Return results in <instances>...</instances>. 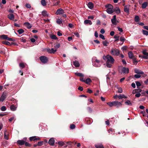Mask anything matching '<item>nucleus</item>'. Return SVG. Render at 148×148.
<instances>
[{"mask_svg": "<svg viewBox=\"0 0 148 148\" xmlns=\"http://www.w3.org/2000/svg\"><path fill=\"white\" fill-rule=\"evenodd\" d=\"M103 59L105 60H107L106 62H108V63L110 62L111 63L114 62V59L111 56L109 55H107L106 56H103Z\"/></svg>", "mask_w": 148, "mask_h": 148, "instance_id": "f257e3e1", "label": "nucleus"}, {"mask_svg": "<svg viewBox=\"0 0 148 148\" xmlns=\"http://www.w3.org/2000/svg\"><path fill=\"white\" fill-rule=\"evenodd\" d=\"M120 53V51L115 48H113L111 50V53L113 56H118Z\"/></svg>", "mask_w": 148, "mask_h": 148, "instance_id": "f03ea898", "label": "nucleus"}, {"mask_svg": "<svg viewBox=\"0 0 148 148\" xmlns=\"http://www.w3.org/2000/svg\"><path fill=\"white\" fill-rule=\"evenodd\" d=\"M40 60L44 64L46 63L48 61V58L45 56H42L40 57Z\"/></svg>", "mask_w": 148, "mask_h": 148, "instance_id": "7ed1b4c3", "label": "nucleus"}, {"mask_svg": "<svg viewBox=\"0 0 148 148\" xmlns=\"http://www.w3.org/2000/svg\"><path fill=\"white\" fill-rule=\"evenodd\" d=\"M64 13V12L63 9L62 8H59L57 10L56 14L57 15H60L63 14Z\"/></svg>", "mask_w": 148, "mask_h": 148, "instance_id": "20e7f679", "label": "nucleus"}, {"mask_svg": "<svg viewBox=\"0 0 148 148\" xmlns=\"http://www.w3.org/2000/svg\"><path fill=\"white\" fill-rule=\"evenodd\" d=\"M29 138V140L31 141H35L37 140H39L40 139V138L39 137H36V136H34L30 137Z\"/></svg>", "mask_w": 148, "mask_h": 148, "instance_id": "39448f33", "label": "nucleus"}, {"mask_svg": "<svg viewBox=\"0 0 148 148\" xmlns=\"http://www.w3.org/2000/svg\"><path fill=\"white\" fill-rule=\"evenodd\" d=\"M122 105V103L120 102L116 101H114V106L116 108H118L119 107L121 106Z\"/></svg>", "mask_w": 148, "mask_h": 148, "instance_id": "423d86ee", "label": "nucleus"}, {"mask_svg": "<svg viewBox=\"0 0 148 148\" xmlns=\"http://www.w3.org/2000/svg\"><path fill=\"white\" fill-rule=\"evenodd\" d=\"M47 51L50 53H54L57 51L56 49H54L53 48H52L51 49L48 48L47 50Z\"/></svg>", "mask_w": 148, "mask_h": 148, "instance_id": "0eeeda50", "label": "nucleus"}, {"mask_svg": "<svg viewBox=\"0 0 148 148\" xmlns=\"http://www.w3.org/2000/svg\"><path fill=\"white\" fill-rule=\"evenodd\" d=\"M55 143L54 138H51L49 140L48 143L51 145H53Z\"/></svg>", "mask_w": 148, "mask_h": 148, "instance_id": "6e6552de", "label": "nucleus"}, {"mask_svg": "<svg viewBox=\"0 0 148 148\" xmlns=\"http://www.w3.org/2000/svg\"><path fill=\"white\" fill-rule=\"evenodd\" d=\"M8 18L10 20H14V15L12 13L9 14L7 15Z\"/></svg>", "mask_w": 148, "mask_h": 148, "instance_id": "1a4fd4ad", "label": "nucleus"}, {"mask_svg": "<svg viewBox=\"0 0 148 148\" xmlns=\"http://www.w3.org/2000/svg\"><path fill=\"white\" fill-rule=\"evenodd\" d=\"M7 94L6 93L3 92L2 95L1 96V101H3L7 97Z\"/></svg>", "mask_w": 148, "mask_h": 148, "instance_id": "9d476101", "label": "nucleus"}, {"mask_svg": "<svg viewBox=\"0 0 148 148\" xmlns=\"http://www.w3.org/2000/svg\"><path fill=\"white\" fill-rule=\"evenodd\" d=\"M0 38L2 40H8L9 37L7 35L3 34L0 36Z\"/></svg>", "mask_w": 148, "mask_h": 148, "instance_id": "9b49d317", "label": "nucleus"}, {"mask_svg": "<svg viewBox=\"0 0 148 148\" xmlns=\"http://www.w3.org/2000/svg\"><path fill=\"white\" fill-rule=\"evenodd\" d=\"M129 71V70L128 68L124 67L122 69V71L123 73H128Z\"/></svg>", "mask_w": 148, "mask_h": 148, "instance_id": "f8f14e48", "label": "nucleus"}, {"mask_svg": "<svg viewBox=\"0 0 148 148\" xmlns=\"http://www.w3.org/2000/svg\"><path fill=\"white\" fill-rule=\"evenodd\" d=\"M134 72L137 74H143L144 73L142 71H141L140 70L135 69H134Z\"/></svg>", "mask_w": 148, "mask_h": 148, "instance_id": "ddd939ff", "label": "nucleus"}, {"mask_svg": "<svg viewBox=\"0 0 148 148\" xmlns=\"http://www.w3.org/2000/svg\"><path fill=\"white\" fill-rule=\"evenodd\" d=\"M129 6L127 5H125L124 6V11L125 12L129 14Z\"/></svg>", "mask_w": 148, "mask_h": 148, "instance_id": "4468645a", "label": "nucleus"}, {"mask_svg": "<svg viewBox=\"0 0 148 148\" xmlns=\"http://www.w3.org/2000/svg\"><path fill=\"white\" fill-rule=\"evenodd\" d=\"M87 6L90 9H92L94 8L93 4L91 2H89L87 4Z\"/></svg>", "mask_w": 148, "mask_h": 148, "instance_id": "2eb2a0df", "label": "nucleus"}, {"mask_svg": "<svg viewBox=\"0 0 148 148\" xmlns=\"http://www.w3.org/2000/svg\"><path fill=\"white\" fill-rule=\"evenodd\" d=\"M128 55L129 56V58L131 59H133L134 58V56L133 55V54L131 51H129L128 53Z\"/></svg>", "mask_w": 148, "mask_h": 148, "instance_id": "dca6fc26", "label": "nucleus"}, {"mask_svg": "<svg viewBox=\"0 0 148 148\" xmlns=\"http://www.w3.org/2000/svg\"><path fill=\"white\" fill-rule=\"evenodd\" d=\"M25 141L23 140H19L17 141V143L20 145H22L24 144Z\"/></svg>", "mask_w": 148, "mask_h": 148, "instance_id": "f3484780", "label": "nucleus"}, {"mask_svg": "<svg viewBox=\"0 0 148 148\" xmlns=\"http://www.w3.org/2000/svg\"><path fill=\"white\" fill-rule=\"evenodd\" d=\"M24 25L26 26L28 29H30L32 27V26L28 22H25L24 23Z\"/></svg>", "mask_w": 148, "mask_h": 148, "instance_id": "a211bd4d", "label": "nucleus"}, {"mask_svg": "<svg viewBox=\"0 0 148 148\" xmlns=\"http://www.w3.org/2000/svg\"><path fill=\"white\" fill-rule=\"evenodd\" d=\"M17 107L14 105H12L10 107V110L12 111H14L16 110Z\"/></svg>", "mask_w": 148, "mask_h": 148, "instance_id": "6ab92c4d", "label": "nucleus"}, {"mask_svg": "<svg viewBox=\"0 0 148 148\" xmlns=\"http://www.w3.org/2000/svg\"><path fill=\"white\" fill-rule=\"evenodd\" d=\"M148 5L147 2L146 1L144 2L142 5V8L143 9H145L147 7Z\"/></svg>", "mask_w": 148, "mask_h": 148, "instance_id": "aec40b11", "label": "nucleus"}, {"mask_svg": "<svg viewBox=\"0 0 148 148\" xmlns=\"http://www.w3.org/2000/svg\"><path fill=\"white\" fill-rule=\"evenodd\" d=\"M73 64L76 67H78L79 66L80 64L78 61H75L73 62Z\"/></svg>", "mask_w": 148, "mask_h": 148, "instance_id": "412c9836", "label": "nucleus"}, {"mask_svg": "<svg viewBox=\"0 0 148 148\" xmlns=\"http://www.w3.org/2000/svg\"><path fill=\"white\" fill-rule=\"evenodd\" d=\"M112 8H107L106 12L109 14H112L113 13Z\"/></svg>", "mask_w": 148, "mask_h": 148, "instance_id": "4be33fe9", "label": "nucleus"}, {"mask_svg": "<svg viewBox=\"0 0 148 148\" xmlns=\"http://www.w3.org/2000/svg\"><path fill=\"white\" fill-rule=\"evenodd\" d=\"M84 23L85 24H89L90 25H91L92 24V22L90 20H86L84 21Z\"/></svg>", "mask_w": 148, "mask_h": 148, "instance_id": "5701e85b", "label": "nucleus"}, {"mask_svg": "<svg viewBox=\"0 0 148 148\" xmlns=\"http://www.w3.org/2000/svg\"><path fill=\"white\" fill-rule=\"evenodd\" d=\"M92 82L91 79L90 78H87L85 80L84 82L87 84H88Z\"/></svg>", "mask_w": 148, "mask_h": 148, "instance_id": "b1692460", "label": "nucleus"}, {"mask_svg": "<svg viewBox=\"0 0 148 148\" xmlns=\"http://www.w3.org/2000/svg\"><path fill=\"white\" fill-rule=\"evenodd\" d=\"M95 147L96 148H104L103 145L102 144L95 145Z\"/></svg>", "mask_w": 148, "mask_h": 148, "instance_id": "393cba45", "label": "nucleus"}, {"mask_svg": "<svg viewBox=\"0 0 148 148\" xmlns=\"http://www.w3.org/2000/svg\"><path fill=\"white\" fill-rule=\"evenodd\" d=\"M114 63H111V62H109L108 63V62H106V66L108 68H111L112 66V64Z\"/></svg>", "mask_w": 148, "mask_h": 148, "instance_id": "a878e982", "label": "nucleus"}, {"mask_svg": "<svg viewBox=\"0 0 148 148\" xmlns=\"http://www.w3.org/2000/svg\"><path fill=\"white\" fill-rule=\"evenodd\" d=\"M125 104L127 105L128 106H132V103L129 100H127V101H126L125 102Z\"/></svg>", "mask_w": 148, "mask_h": 148, "instance_id": "bb28decb", "label": "nucleus"}, {"mask_svg": "<svg viewBox=\"0 0 148 148\" xmlns=\"http://www.w3.org/2000/svg\"><path fill=\"white\" fill-rule=\"evenodd\" d=\"M112 23L114 25H116V22L118 23V21H116V20L114 19H112L111 20Z\"/></svg>", "mask_w": 148, "mask_h": 148, "instance_id": "cd10ccee", "label": "nucleus"}, {"mask_svg": "<svg viewBox=\"0 0 148 148\" xmlns=\"http://www.w3.org/2000/svg\"><path fill=\"white\" fill-rule=\"evenodd\" d=\"M2 43L3 44H4L7 45H10V43L8 41L5 40L2 42Z\"/></svg>", "mask_w": 148, "mask_h": 148, "instance_id": "c85d7f7f", "label": "nucleus"}, {"mask_svg": "<svg viewBox=\"0 0 148 148\" xmlns=\"http://www.w3.org/2000/svg\"><path fill=\"white\" fill-rule=\"evenodd\" d=\"M105 7L107 8H113V5L110 4L106 5Z\"/></svg>", "mask_w": 148, "mask_h": 148, "instance_id": "c756f323", "label": "nucleus"}, {"mask_svg": "<svg viewBox=\"0 0 148 148\" xmlns=\"http://www.w3.org/2000/svg\"><path fill=\"white\" fill-rule=\"evenodd\" d=\"M86 109L87 111L90 113H91L92 111V109L89 106Z\"/></svg>", "mask_w": 148, "mask_h": 148, "instance_id": "7c9ffc66", "label": "nucleus"}, {"mask_svg": "<svg viewBox=\"0 0 148 148\" xmlns=\"http://www.w3.org/2000/svg\"><path fill=\"white\" fill-rule=\"evenodd\" d=\"M75 74L79 77H83L84 76V75L82 73H76Z\"/></svg>", "mask_w": 148, "mask_h": 148, "instance_id": "2f4dec72", "label": "nucleus"}, {"mask_svg": "<svg viewBox=\"0 0 148 148\" xmlns=\"http://www.w3.org/2000/svg\"><path fill=\"white\" fill-rule=\"evenodd\" d=\"M56 23L57 24L60 25L62 23V21L61 19H60L58 18L56 21Z\"/></svg>", "mask_w": 148, "mask_h": 148, "instance_id": "473e14b6", "label": "nucleus"}, {"mask_svg": "<svg viewBox=\"0 0 148 148\" xmlns=\"http://www.w3.org/2000/svg\"><path fill=\"white\" fill-rule=\"evenodd\" d=\"M140 20L139 17L138 16H136L134 18V20L136 22H138Z\"/></svg>", "mask_w": 148, "mask_h": 148, "instance_id": "72a5a7b5", "label": "nucleus"}, {"mask_svg": "<svg viewBox=\"0 0 148 148\" xmlns=\"http://www.w3.org/2000/svg\"><path fill=\"white\" fill-rule=\"evenodd\" d=\"M41 3L43 6H45L46 5V2L45 0H42L41 1Z\"/></svg>", "mask_w": 148, "mask_h": 148, "instance_id": "f704fd0d", "label": "nucleus"}, {"mask_svg": "<svg viewBox=\"0 0 148 148\" xmlns=\"http://www.w3.org/2000/svg\"><path fill=\"white\" fill-rule=\"evenodd\" d=\"M147 50L146 49H144L143 50L142 53L145 56H148V53L147 52Z\"/></svg>", "mask_w": 148, "mask_h": 148, "instance_id": "c9c22d12", "label": "nucleus"}, {"mask_svg": "<svg viewBox=\"0 0 148 148\" xmlns=\"http://www.w3.org/2000/svg\"><path fill=\"white\" fill-rule=\"evenodd\" d=\"M19 66L20 68L22 69L23 68L25 67V65L24 63L23 62L20 63L19 64Z\"/></svg>", "mask_w": 148, "mask_h": 148, "instance_id": "e433bc0d", "label": "nucleus"}, {"mask_svg": "<svg viewBox=\"0 0 148 148\" xmlns=\"http://www.w3.org/2000/svg\"><path fill=\"white\" fill-rule=\"evenodd\" d=\"M139 57L140 58H142L144 59H148V56L145 55H139Z\"/></svg>", "mask_w": 148, "mask_h": 148, "instance_id": "4c0bfd02", "label": "nucleus"}, {"mask_svg": "<svg viewBox=\"0 0 148 148\" xmlns=\"http://www.w3.org/2000/svg\"><path fill=\"white\" fill-rule=\"evenodd\" d=\"M56 49L59 48L60 47V44L59 43H57L54 45Z\"/></svg>", "mask_w": 148, "mask_h": 148, "instance_id": "58836bf2", "label": "nucleus"}, {"mask_svg": "<svg viewBox=\"0 0 148 148\" xmlns=\"http://www.w3.org/2000/svg\"><path fill=\"white\" fill-rule=\"evenodd\" d=\"M17 32L19 34H21L24 32V31L22 29H20L18 30Z\"/></svg>", "mask_w": 148, "mask_h": 148, "instance_id": "ea45409f", "label": "nucleus"}, {"mask_svg": "<svg viewBox=\"0 0 148 148\" xmlns=\"http://www.w3.org/2000/svg\"><path fill=\"white\" fill-rule=\"evenodd\" d=\"M135 83H136L137 87L138 88H139V87L141 85V83L138 81H136Z\"/></svg>", "mask_w": 148, "mask_h": 148, "instance_id": "a19ab883", "label": "nucleus"}, {"mask_svg": "<svg viewBox=\"0 0 148 148\" xmlns=\"http://www.w3.org/2000/svg\"><path fill=\"white\" fill-rule=\"evenodd\" d=\"M51 38L52 39L57 40L58 39V38L54 34L52 35L51 36Z\"/></svg>", "mask_w": 148, "mask_h": 148, "instance_id": "79ce46f5", "label": "nucleus"}, {"mask_svg": "<svg viewBox=\"0 0 148 148\" xmlns=\"http://www.w3.org/2000/svg\"><path fill=\"white\" fill-rule=\"evenodd\" d=\"M114 101H112L111 102H109L107 103V104L110 107L114 106Z\"/></svg>", "mask_w": 148, "mask_h": 148, "instance_id": "37998d69", "label": "nucleus"}, {"mask_svg": "<svg viewBox=\"0 0 148 148\" xmlns=\"http://www.w3.org/2000/svg\"><path fill=\"white\" fill-rule=\"evenodd\" d=\"M142 32L143 34L145 35L146 36L148 35V31L143 29L142 30Z\"/></svg>", "mask_w": 148, "mask_h": 148, "instance_id": "c03bdc74", "label": "nucleus"}, {"mask_svg": "<svg viewBox=\"0 0 148 148\" xmlns=\"http://www.w3.org/2000/svg\"><path fill=\"white\" fill-rule=\"evenodd\" d=\"M117 88L118 89V90L117 91L119 93H122L123 92V90L122 88L120 87H118Z\"/></svg>", "mask_w": 148, "mask_h": 148, "instance_id": "a18cd8bd", "label": "nucleus"}, {"mask_svg": "<svg viewBox=\"0 0 148 148\" xmlns=\"http://www.w3.org/2000/svg\"><path fill=\"white\" fill-rule=\"evenodd\" d=\"M44 142H43V141H39L38 142L37 145L38 146H41L44 144Z\"/></svg>", "mask_w": 148, "mask_h": 148, "instance_id": "49530a36", "label": "nucleus"}, {"mask_svg": "<svg viewBox=\"0 0 148 148\" xmlns=\"http://www.w3.org/2000/svg\"><path fill=\"white\" fill-rule=\"evenodd\" d=\"M19 40L23 42H25L26 41V39L23 37L21 38H20Z\"/></svg>", "mask_w": 148, "mask_h": 148, "instance_id": "de8ad7c7", "label": "nucleus"}, {"mask_svg": "<svg viewBox=\"0 0 148 148\" xmlns=\"http://www.w3.org/2000/svg\"><path fill=\"white\" fill-rule=\"evenodd\" d=\"M119 36H117L116 35H115L114 36V38L115 39H116L114 40L115 41H119Z\"/></svg>", "mask_w": 148, "mask_h": 148, "instance_id": "09e8293b", "label": "nucleus"}, {"mask_svg": "<svg viewBox=\"0 0 148 148\" xmlns=\"http://www.w3.org/2000/svg\"><path fill=\"white\" fill-rule=\"evenodd\" d=\"M42 15L43 16H45L47 15V12L45 10H43L42 12Z\"/></svg>", "mask_w": 148, "mask_h": 148, "instance_id": "8fccbe9b", "label": "nucleus"}, {"mask_svg": "<svg viewBox=\"0 0 148 148\" xmlns=\"http://www.w3.org/2000/svg\"><path fill=\"white\" fill-rule=\"evenodd\" d=\"M66 143L68 144H71L72 143L74 145H75L77 144V143L76 142H72L71 141L66 142Z\"/></svg>", "mask_w": 148, "mask_h": 148, "instance_id": "3c124183", "label": "nucleus"}, {"mask_svg": "<svg viewBox=\"0 0 148 148\" xmlns=\"http://www.w3.org/2000/svg\"><path fill=\"white\" fill-rule=\"evenodd\" d=\"M60 1L58 0L57 1L56 3H54L53 5V6H57L60 3Z\"/></svg>", "mask_w": 148, "mask_h": 148, "instance_id": "603ef678", "label": "nucleus"}, {"mask_svg": "<svg viewBox=\"0 0 148 148\" xmlns=\"http://www.w3.org/2000/svg\"><path fill=\"white\" fill-rule=\"evenodd\" d=\"M58 144L59 145L62 146L64 145L65 144V143L63 142L59 141L58 142Z\"/></svg>", "mask_w": 148, "mask_h": 148, "instance_id": "864d4df0", "label": "nucleus"}, {"mask_svg": "<svg viewBox=\"0 0 148 148\" xmlns=\"http://www.w3.org/2000/svg\"><path fill=\"white\" fill-rule=\"evenodd\" d=\"M115 12L117 14H119L120 13V10L119 7H117L116 10Z\"/></svg>", "mask_w": 148, "mask_h": 148, "instance_id": "5fc2aeb1", "label": "nucleus"}, {"mask_svg": "<svg viewBox=\"0 0 148 148\" xmlns=\"http://www.w3.org/2000/svg\"><path fill=\"white\" fill-rule=\"evenodd\" d=\"M24 144L26 146L30 147L31 146V144L27 142H25V141Z\"/></svg>", "mask_w": 148, "mask_h": 148, "instance_id": "6e6d98bb", "label": "nucleus"}, {"mask_svg": "<svg viewBox=\"0 0 148 148\" xmlns=\"http://www.w3.org/2000/svg\"><path fill=\"white\" fill-rule=\"evenodd\" d=\"M120 40L121 41L123 42V43L125 41V39L123 36H121L120 38Z\"/></svg>", "mask_w": 148, "mask_h": 148, "instance_id": "4d7b16f0", "label": "nucleus"}, {"mask_svg": "<svg viewBox=\"0 0 148 148\" xmlns=\"http://www.w3.org/2000/svg\"><path fill=\"white\" fill-rule=\"evenodd\" d=\"M75 126L74 124H72L70 125V128L71 129H73L75 128Z\"/></svg>", "mask_w": 148, "mask_h": 148, "instance_id": "13d9d810", "label": "nucleus"}, {"mask_svg": "<svg viewBox=\"0 0 148 148\" xmlns=\"http://www.w3.org/2000/svg\"><path fill=\"white\" fill-rule=\"evenodd\" d=\"M108 42L107 41V40H105V41H103V45L104 46H107V44H108Z\"/></svg>", "mask_w": 148, "mask_h": 148, "instance_id": "bf43d9fd", "label": "nucleus"}, {"mask_svg": "<svg viewBox=\"0 0 148 148\" xmlns=\"http://www.w3.org/2000/svg\"><path fill=\"white\" fill-rule=\"evenodd\" d=\"M1 110L2 111H5L6 110V108L5 106H3L1 108Z\"/></svg>", "mask_w": 148, "mask_h": 148, "instance_id": "052dcab7", "label": "nucleus"}, {"mask_svg": "<svg viewBox=\"0 0 148 148\" xmlns=\"http://www.w3.org/2000/svg\"><path fill=\"white\" fill-rule=\"evenodd\" d=\"M134 61V63L135 64H136L138 62L136 60V58H134L133 59H132Z\"/></svg>", "mask_w": 148, "mask_h": 148, "instance_id": "680f3d73", "label": "nucleus"}, {"mask_svg": "<svg viewBox=\"0 0 148 148\" xmlns=\"http://www.w3.org/2000/svg\"><path fill=\"white\" fill-rule=\"evenodd\" d=\"M141 75L139 74H135L134 75V77L136 78H138L140 77Z\"/></svg>", "mask_w": 148, "mask_h": 148, "instance_id": "e2e57ef3", "label": "nucleus"}, {"mask_svg": "<svg viewBox=\"0 0 148 148\" xmlns=\"http://www.w3.org/2000/svg\"><path fill=\"white\" fill-rule=\"evenodd\" d=\"M99 36L100 38L103 40H104L105 39L104 36L102 34H99Z\"/></svg>", "mask_w": 148, "mask_h": 148, "instance_id": "0e129e2a", "label": "nucleus"}, {"mask_svg": "<svg viewBox=\"0 0 148 148\" xmlns=\"http://www.w3.org/2000/svg\"><path fill=\"white\" fill-rule=\"evenodd\" d=\"M141 96V94L140 93H137L135 95V97H140Z\"/></svg>", "mask_w": 148, "mask_h": 148, "instance_id": "69168bd1", "label": "nucleus"}, {"mask_svg": "<svg viewBox=\"0 0 148 148\" xmlns=\"http://www.w3.org/2000/svg\"><path fill=\"white\" fill-rule=\"evenodd\" d=\"M136 89V90L137 93H140V92H141L142 91V90L140 88Z\"/></svg>", "mask_w": 148, "mask_h": 148, "instance_id": "338daca9", "label": "nucleus"}, {"mask_svg": "<svg viewBox=\"0 0 148 148\" xmlns=\"http://www.w3.org/2000/svg\"><path fill=\"white\" fill-rule=\"evenodd\" d=\"M78 89L79 90H80L81 91H82L84 90L83 88L81 86H79L78 88Z\"/></svg>", "mask_w": 148, "mask_h": 148, "instance_id": "774afa93", "label": "nucleus"}]
</instances>
